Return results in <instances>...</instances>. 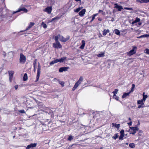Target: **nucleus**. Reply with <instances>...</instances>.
Returning a JSON list of instances; mask_svg holds the SVG:
<instances>
[{
	"label": "nucleus",
	"mask_w": 149,
	"mask_h": 149,
	"mask_svg": "<svg viewBox=\"0 0 149 149\" xmlns=\"http://www.w3.org/2000/svg\"><path fill=\"white\" fill-rule=\"evenodd\" d=\"M38 111L39 112L38 113L39 114L40 113V111H42V112H47L46 111L48 108L45 107L43 104H41V103H38Z\"/></svg>",
	"instance_id": "1"
},
{
	"label": "nucleus",
	"mask_w": 149,
	"mask_h": 149,
	"mask_svg": "<svg viewBox=\"0 0 149 149\" xmlns=\"http://www.w3.org/2000/svg\"><path fill=\"white\" fill-rule=\"evenodd\" d=\"M83 80V78L82 77H80L79 80L75 83L72 89V91H74L78 86L80 84L81 82Z\"/></svg>",
	"instance_id": "2"
},
{
	"label": "nucleus",
	"mask_w": 149,
	"mask_h": 149,
	"mask_svg": "<svg viewBox=\"0 0 149 149\" xmlns=\"http://www.w3.org/2000/svg\"><path fill=\"white\" fill-rule=\"evenodd\" d=\"M137 47L135 46H132V49L129 52L127 53V55L129 56H130L134 54H135L136 52Z\"/></svg>",
	"instance_id": "3"
},
{
	"label": "nucleus",
	"mask_w": 149,
	"mask_h": 149,
	"mask_svg": "<svg viewBox=\"0 0 149 149\" xmlns=\"http://www.w3.org/2000/svg\"><path fill=\"white\" fill-rule=\"evenodd\" d=\"M139 130V128L137 127H130L129 132L130 134L134 135L136 132Z\"/></svg>",
	"instance_id": "4"
},
{
	"label": "nucleus",
	"mask_w": 149,
	"mask_h": 149,
	"mask_svg": "<svg viewBox=\"0 0 149 149\" xmlns=\"http://www.w3.org/2000/svg\"><path fill=\"white\" fill-rule=\"evenodd\" d=\"M26 61V56L22 54H20L19 62L22 64H24Z\"/></svg>",
	"instance_id": "5"
},
{
	"label": "nucleus",
	"mask_w": 149,
	"mask_h": 149,
	"mask_svg": "<svg viewBox=\"0 0 149 149\" xmlns=\"http://www.w3.org/2000/svg\"><path fill=\"white\" fill-rule=\"evenodd\" d=\"M60 38V40L62 42H65L68 41L70 37L69 36H66V38H65L63 36H61L59 34Z\"/></svg>",
	"instance_id": "6"
},
{
	"label": "nucleus",
	"mask_w": 149,
	"mask_h": 149,
	"mask_svg": "<svg viewBox=\"0 0 149 149\" xmlns=\"http://www.w3.org/2000/svg\"><path fill=\"white\" fill-rule=\"evenodd\" d=\"M8 72L9 76V80L10 82L11 83L12 81L14 72L13 70H10L8 71Z\"/></svg>",
	"instance_id": "7"
},
{
	"label": "nucleus",
	"mask_w": 149,
	"mask_h": 149,
	"mask_svg": "<svg viewBox=\"0 0 149 149\" xmlns=\"http://www.w3.org/2000/svg\"><path fill=\"white\" fill-rule=\"evenodd\" d=\"M46 125H45L43 124H41L39 125L38 128L39 130H40V132H42L43 131H45L47 130L45 127H47Z\"/></svg>",
	"instance_id": "8"
},
{
	"label": "nucleus",
	"mask_w": 149,
	"mask_h": 149,
	"mask_svg": "<svg viewBox=\"0 0 149 149\" xmlns=\"http://www.w3.org/2000/svg\"><path fill=\"white\" fill-rule=\"evenodd\" d=\"M53 47L57 49L61 48L62 47V46L59 42H57L53 43Z\"/></svg>",
	"instance_id": "9"
},
{
	"label": "nucleus",
	"mask_w": 149,
	"mask_h": 149,
	"mask_svg": "<svg viewBox=\"0 0 149 149\" xmlns=\"http://www.w3.org/2000/svg\"><path fill=\"white\" fill-rule=\"evenodd\" d=\"M21 11H23V13H27L28 11V10L26 8H19L16 11L13 12V13L15 14L17 13H18Z\"/></svg>",
	"instance_id": "10"
},
{
	"label": "nucleus",
	"mask_w": 149,
	"mask_h": 149,
	"mask_svg": "<svg viewBox=\"0 0 149 149\" xmlns=\"http://www.w3.org/2000/svg\"><path fill=\"white\" fill-rule=\"evenodd\" d=\"M35 24V23L34 22H30L29 24V26L28 27H27L26 28V29L23 31H21V32H23L24 31H25L28 30H29Z\"/></svg>",
	"instance_id": "11"
},
{
	"label": "nucleus",
	"mask_w": 149,
	"mask_h": 149,
	"mask_svg": "<svg viewBox=\"0 0 149 149\" xmlns=\"http://www.w3.org/2000/svg\"><path fill=\"white\" fill-rule=\"evenodd\" d=\"M52 10V8L51 6L48 7L46 8L44 10V11L46 12L48 14H50Z\"/></svg>",
	"instance_id": "12"
},
{
	"label": "nucleus",
	"mask_w": 149,
	"mask_h": 149,
	"mask_svg": "<svg viewBox=\"0 0 149 149\" xmlns=\"http://www.w3.org/2000/svg\"><path fill=\"white\" fill-rule=\"evenodd\" d=\"M36 143H31L27 146L26 149H29L31 148L35 147L36 146Z\"/></svg>",
	"instance_id": "13"
},
{
	"label": "nucleus",
	"mask_w": 149,
	"mask_h": 149,
	"mask_svg": "<svg viewBox=\"0 0 149 149\" xmlns=\"http://www.w3.org/2000/svg\"><path fill=\"white\" fill-rule=\"evenodd\" d=\"M114 5L115 6V7L118 9V11H121L123 9L122 6L118 5L117 3H115Z\"/></svg>",
	"instance_id": "14"
},
{
	"label": "nucleus",
	"mask_w": 149,
	"mask_h": 149,
	"mask_svg": "<svg viewBox=\"0 0 149 149\" xmlns=\"http://www.w3.org/2000/svg\"><path fill=\"white\" fill-rule=\"evenodd\" d=\"M86 12V9H84L79 13V15L81 17H83L85 14Z\"/></svg>",
	"instance_id": "15"
},
{
	"label": "nucleus",
	"mask_w": 149,
	"mask_h": 149,
	"mask_svg": "<svg viewBox=\"0 0 149 149\" xmlns=\"http://www.w3.org/2000/svg\"><path fill=\"white\" fill-rule=\"evenodd\" d=\"M68 67H63L61 68H59V71L60 72H62L63 71H65L68 70Z\"/></svg>",
	"instance_id": "16"
},
{
	"label": "nucleus",
	"mask_w": 149,
	"mask_h": 149,
	"mask_svg": "<svg viewBox=\"0 0 149 149\" xmlns=\"http://www.w3.org/2000/svg\"><path fill=\"white\" fill-rule=\"evenodd\" d=\"M82 45L79 48L82 49H83L85 45V41L84 40H83L81 41Z\"/></svg>",
	"instance_id": "17"
},
{
	"label": "nucleus",
	"mask_w": 149,
	"mask_h": 149,
	"mask_svg": "<svg viewBox=\"0 0 149 149\" xmlns=\"http://www.w3.org/2000/svg\"><path fill=\"white\" fill-rule=\"evenodd\" d=\"M59 62L58 59H56L54 60L53 61L49 63L50 65H52L56 63Z\"/></svg>",
	"instance_id": "18"
},
{
	"label": "nucleus",
	"mask_w": 149,
	"mask_h": 149,
	"mask_svg": "<svg viewBox=\"0 0 149 149\" xmlns=\"http://www.w3.org/2000/svg\"><path fill=\"white\" fill-rule=\"evenodd\" d=\"M61 17V16H57L55 17L54 18L52 19V20L50 21V22H52V21H54L55 20H58L60 19Z\"/></svg>",
	"instance_id": "19"
},
{
	"label": "nucleus",
	"mask_w": 149,
	"mask_h": 149,
	"mask_svg": "<svg viewBox=\"0 0 149 149\" xmlns=\"http://www.w3.org/2000/svg\"><path fill=\"white\" fill-rule=\"evenodd\" d=\"M112 127L114 126L115 127L117 128V129H119L120 127V124H117L116 123H112Z\"/></svg>",
	"instance_id": "20"
},
{
	"label": "nucleus",
	"mask_w": 149,
	"mask_h": 149,
	"mask_svg": "<svg viewBox=\"0 0 149 149\" xmlns=\"http://www.w3.org/2000/svg\"><path fill=\"white\" fill-rule=\"evenodd\" d=\"M144 101L142 99L141 100H139L137 101V103L138 104H141V105H143L144 104Z\"/></svg>",
	"instance_id": "21"
},
{
	"label": "nucleus",
	"mask_w": 149,
	"mask_h": 149,
	"mask_svg": "<svg viewBox=\"0 0 149 149\" xmlns=\"http://www.w3.org/2000/svg\"><path fill=\"white\" fill-rule=\"evenodd\" d=\"M37 63V59H36L33 63V65L34 67V72H35L36 71V64Z\"/></svg>",
	"instance_id": "22"
},
{
	"label": "nucleus",
	"mask_w": 149,
	"mask_h": 149,
	"mask_svg": "<svg viewBox=\"0 0 149 149\" xmlns=\"http://www.w3.org/2000/svg\"><path fill=\"white\" fill-rule=\"evenodd\" d=\"M109 29H107L106 30V29H104L103 31L102 34L104 36H105L106 35L107 33H109Z\"/></svg>",
	"instance_id": "23"
},
{
	"label": "nucleus",
	"mask_w": 149,
	"mask_h": 149,
	"mask_svg": "<svg viewBox=\"0 0 149 149\" xmlns=\"http://www.w3.org/2000/svg\"><path fill=\"white\" fill-rule=\"evenodd\" d=\"M28 79L27 74L26 73H25L24 75L23 80L24 81H26Z\"/></svg>",
	"instance_id": "24"
},
{
	"label": "nucleus",
	"mask_w": 149,
	"mask_h": 149,
	"mask_svg": "<svg viewBox=\"0 0 149 149\" xmlns=\"http://www.w3.org/2000/svg\"><path fill=\"white\" fill-rule=\"evenodd\" d=\"M66 59V57H64L60 59H58L59 62L61 63L63 62Z\"/></svg>",
	"instance_id": "25"
},
{
	"label": "nucleus",
	"mask_w": 149,
	"mask_h": 149,
	"mask_svg": "<svg viewBox=\"0 0 149 149\" xmlns=\"http://www.w3.org/2000/svg\"><path fill=\"white\" fill-rule=\"evenodd\" d=\"M145 93L144 92L143 93V98L142 99L143 100V101H144V102H145L146 99L148 97L147 95H145Z\"/></svg>",
	"instance_id": "26"
},
{
	"label": "nucleus",
	"mask_w": 149,
	"mask_h": 149,
	"mask_svg": "<svg viewBox=\"0 0 149 149\" xmlns=\"http://www.w3.org/2000/svg\"><path fill=\"white\" fill-rule=\"evenodd\" d=\"M130 94V93H129V92L126 93H124L122 96V98H124L126 97L127 96H129Z\"/></svg>",
	"instance_id": "27"
},
{
	"label": "nucleus",
	"mask_w": 149,
	"mask_h": 149,
	"mask_svg": "<svg viewBox=\"0 0 149 149\" xmlns=\"http://www.w3.org/2000/svg\"><path fill=\"white\" fill-rule=\"evenodd\" d=\"M98 15V13H96L93 14L92 16V19L91 21V22H92L95 19V17Z\"/></svg>",
	"instance_id": "28"
},
{
	"label": "nucleus",
	"mask_w": 149,
	"mask_h": 149,
	"mask_svg": "<svg viewBox=\"0 0 149 149\" xmlns=\"http://www.w3.org/2000/svg\"><path fill=\"white\" fill-rule=\"evenodd\" d=\"M140 21V19L138 17H136L135 20L132 22V24L137 23L139 22Z\"/></svg>",
	"instance_id": "29"
},
{
	"label": "nucleus",
	"mask_w": 149,
	"mask_h": 149,
	"mask_svg": "<svg viewBox=\"0 0 149 149\" xmlns=\"http://www.w3.org/2000/svg\"><path fill=\"white\" fill-rule=\"evenodd\" d=\"M114 32L116 34L119 35H120V31L117 29H115L114 30Z\"/></svg>",
	"instance_id": "30"
},
{
	"label": "nucleus",
	"mask_w": 149,
	"mask_h": 149,
	"mask_svg": "<svg viewBox=\"0 0 149 149\" xmlns=\"http://www.w3.org/2000/svg\"><path fill=\"white\" fill-rule=\"evenodd\" d=\"M129 146L131 148H133L135 147V144L133 143H130L129 144Z\"/></svg>",
	"instance_id": "31"
},
{
	"label": "nucleus",
	"mask_w": 149,
	"mask_h": 149,
	"mask_svg": "<svg viewBox=\"0 0 149 149\" xmlns=\"http://www.w3.org/2000/svg\"><path fill=\"white\" fill-rule=\"evenodd\" d=\"M97 56L98 57H104V53L102 52V53L98 54Z\"/></svg>",
	"instance_id": "32"
},
{
	"label": "nucleus",
	"mask_w": 149,
	"mask_h": 149,
	"mask_svg": "<svg viewBox=\"0 0 149 149\" xmlns=\"http://www.w3.org/2000/svg\"><path fill=\"white\" fill-rule=\"evenodd\" d=\"M118 90L117 89H116L114 90V91H113L112 93L113 94V97H114V96H116V94L117 93Z\"/></svg>",
	"instance_id": "33"
},
{
	"label": "nucleus",
	"mask_w": 149,
	"mask_h": 149,
	"mask_svg": "<svg viewBox=\"0 0 149 149\" xmlns=\"http://www.w3.org/2000/svg\"><path fill=\"white\" fill-rule=\"evenodd\" d=\"M41 26H42L43 27V28H45V29H46L47 28V25L45 23L43 22H42V23Z\"/></svg>",
	"instance_id": "34"
},
{
	"label": "nucleus",
	"mask_w": 149,
	"mask_h": 149,
	"mask_svg": "<svg viewBox=\"0 0 149 149\" xmlns=\"http://www.w3.org/2000/svg\"><path fill=\"white\" fill-rule=\"evenodd\" d=\"M80 8V7H79L78 8L75 9L74 10V11L75 12L78 13L81 10V8Z\"/></svg>",
	"instance_id": "35"
},
{
	"label": "nucleus",
	"mask_w": 149,
	"mask_h": 149,
	"mask_svg": "<svg viewBox=\"0 0 149 149\" xmlns=\"http://www.w3.org/2000/svg\"><path fill=\"white\" fill-rule=\"evenodd\" d=\"M118 137V134L117 133L116 134H114V136H113L112 138L116 140V139Z\"/></svg>",
	"instance_id": "36"
},
{
	"label": "nucleus",
	"mask_w": 149,
	"mask_h": 149,
	"mask_svg": "<svg viewBox=\"0 0 149 149\" xmlns=\"http://www.w3.org/2000/svg\"><path fill=\"white\" fill-rule=\"evenodd\" d=\"M59 38V35L58 36H56L55 37L54 39L56 42H59L58 41V39Z\"/></svg>",
	"instance_id": "37"
},
{
	"label": "nucleus",
	"mask_w": 149,
	"mask_h": 149,
	"mask_svg": "<svg viewBox=\"0 0 149 149\" xmlns=\"http://www.w3.org/2000/svg\"><path fill=\"white\" fill-rule=\"evenodd\" d=\"M124 136V135L120 134V136L119 137V140H123Z\"/></svg>",
	"instance_id": "38"
},
{
	"label": "nucleus",
	"mask_w": 149,
	"mask_h": 149,
	"mask_svg": "<svg viewBox=\"0 0 149 149\" xmlns=\"http://www.w3.org/2000/svg\"><path fill=\"white\" fill-rule=\"evenodd\" d=\"M73 139V138L72 137V136L71 135L70 136L68 137V140L69 141H71Z\"/></svg>",
	"instance_id": "39"
},
{
	"label": "nucleus",
	"mask_w": 149,
	"mask_h": 149,
	"mask_svg": "<svg viewBox=\"0 0 149 149\" xmlns=\"http://www.w3.org/2000/svg\"><path fill=\"white\" fill-rule=\"evenodd\" d=\"M143 133V132L141 130H140L139 131V133H138V134L139 136H142V134Z\"/></svg>",
	"instance_id": "40"
},
{
	"label": "nucleus",
	"mask_w": 149,
	"mask_h": 149,
	"mask_svg": "<svg viewBox=\"0 0 149 149\" xmlns=\"http://www.w3.org/2000/svg\"><path fill=\"white\" fill-rule=\"evenodd\" d=\"M124 9L130 10H133V9L131 8L125 7L124 8Z\"/></svg>",
	"instance_id": "41"
},
{
	"label": "nucleus",
	"mask_w": 149,
	"mask_h": 149,
	"mask_svg": "<svg viewBox=\"0 0 149 149\" xmlns=\"http://www.w3.org/2000/svg\"><path fill=\"white\" fill-rule=\"evenodd\" d=\"M145 52L148 54H149V49H146L145 50Z\"/></svg>",
	"instance_id": "42"
},
{
	"label": "nucleus",
	"mask_w": 149,
	"mask_h": 149,
	"mask_svg": "<svg viewBox=\"0 0 149 149\" xmlns=\"http://www.w3.org/2000/svg\"><path fill=\"white\" fill-rule=\"evenodd\" d=\"M143 3H146L149 2V0H142Z\"/></svg>",
	"instance_id": "43"
},
{
	"label": "nucleus",
	"mask_w": 149,
	"mask_h": 149,
	"mask_svg": "<svg viewBox=\"0 0 149 149\" xmlns=\"http://www.w3.org/2000/svg\"><path fill=\"white\" fill-rule=\"evenodd\" d=\"M59 84L61 85L62 87H63L64 86V83L63 81H60Z\"/></svg>",
	"instance_id": "44"
},
{
	"label": "nucleus",
	"mask_w": 149,
	"mask_h": 149,
	"mask_svg": "<svg viewBox=\"0 0 149 149\" xmlns=\"http://www.w3.org/2000/svg\"><path fill=\"white\" fill-rule=\"evenodd\" d=\"M18 111L21 113H25V112L24 111V110H19Z\"/></svg>",
	"instance_id": "45"
},
{
	"label": "nucleus",
	"mask_w": 149,
	"mask_h": 149,
	"mask_svg": "<svg viewBox=\"0 0 149 149\" xmlns=\"http://www.w3.org/2000/svg\"><path fill=\"white\" fill-rule=\"evenodd\" d=\"M40 71L39 68H38V80L40 75Z\"/></svg>",
	"instance_id": "46"
},
{
	"label": "nucleus",
	"mask_w": 149,
	"mask_h": 149,
	"mask_svg": "<svg viewBox=\"0 0 149 149\" xmlns=\"http://www.w3.org/2000/svg\"><path fill=\"white\" fill-rule=\"evenodd\" d=\"M136 2L137 3H143L142 1V0H136Z\"/></svg>",
	"instance_id": "47"
},
{
	"label": "nucleus",
	"mask_w": 149,
	"mask_h": 149,
	"mask_svg": "<svg viewBox=\"0 0 149 149\" xmlns=\"http://www.w3.org/2000/svg\"><path fill=\"white\" fill-rule=\"evenodd\" d=\"M124 130H121L120 132V134L124 135Z\"/></svg>",
	"instance_id": "48"
},
{
	"label": "nucleus",
	"mask_w": 149,
	"mask_h": 149,
	"mask_svg": "<svg viewBox=\"0 0 149 149\" xmlns=\"http://www.w3.org/2000/svg\"><path fill=\"white\" fill-rule=\"evenodd\" d=\"M114 98H115V99L117 100H118V97L116 95V96H114Z\"/></svg>",
	"instance_id": "49"
},
{
	"label": "nucleus",
	"mask_w": 149,
	"mask_h": 149,
	"mask_svg": "<svg viewBox=\"0 0 149 149\" xmlns=\"http://www.w3.org/2000/svg\"><path fill=\"white\" fill-rule=\"evenodd\" d=\"M143 105H139L138 106V108H143L144 107V106H143Z\"/></svg>",
	"instance_id": "50"
},
{
	"label": "nucleus",
	"mask_w": 149,
	"mask_h": 149,
	"mask_svg": "<svg viewBox=\"0 0 149 149\" xmlns=\"http://www.w3.org/2000/svg\"><path fill=\"white\" fill-rule=\"evenodd\" d=\"M135 87V85L134 84H133L132 85V89H134Z\"/></svg>",
	"instance_id": "51"
},
{
	"label": "nucleus",
	"mask_w": 149,
	"mask_h": 149,
	"mask_svg": "<svg viewBox=\"0 0 149 149\" xmlns=\"http://www.w3.org/2000/svg\"><path fill=\"white\" fill-rule=\"evenodd\" d=\"M134 91V89H132V88H131V90L129 92L130 93H131L133 92Z\"/></svg>",
	"instance_id": "52"
},
{
	"label": "nucleus",
	"mask_w": 149,
	"mask_h": 149,
	"mask_svg": "<svg viewBox=\"0 0 149 149\" xmlns=\"http://www.w3.org/2000/svg\"><path fill=\"white\" fill-rule=\"evenodd\" d=\"M147 36H149V35L144 34L142 35V37H146Z\"/></svg>",
	"instance_id": "53"
},
{
	"label": "nucleus",
	"mask_w": 149,
	"mask_h": 149,
	"mask_svg": "<svg viewBox=\"0 0 149 149\" xmlns=\"http://www.w3.org/2000/svg\"><path fill=\"white\" fill-rule=\"evenodd\" d=\"M15 88L16 90L18 88V86L17 85L15 86Z\"/></svg>",
	"instance_id": "54"
},
{
	"label": "nucleus",
	"mask_w": 149,
	"mask_h": 149,
	"mask_svg": "<svg viewBox=\"0 0 149 149\" xmlns=\"http://www.w3.org/2000/svg\"><path fill=\"white\" fill-rule=\"evenodd\" d=\"M3 56H4V57H5L6 55V53L5 52H3Z\"/></svg>",
	"instance_id": "55"
},
{
	"label": "nucleus",
	"mask_w": 149,
	"mask_h": 149,
	"mask_svg": "<svg viewBox=\"0 0 149 149\" xmlns=\"http://www.w3.org/2000/svg\"><path fill=\"white\" fill-rule=\"evenodd\" d=\"M99 13H100L101 12H103V11L102 10H99L98 11Z\"/></svg>",
	"instance_id": "56"
},
{
	"label": "nucleus",
	"mask_w": 149,
	"mask_h": 149,
	"mask_svg": "<svg viewBox=\"0 0 149 149\" xmlns=\"http://www.w3.org/2000/svg\"><path fill=\"white\" fill-rule=\"evenodd\" d=\"M98 20L101 21L102 20V19L100 17H99L98 18Z\"/></svg>",
	"instance_id": "57"
},
{
	"label": "nucleus",
	"mask_w": 149,
	"mask_h": 149,
	"mask_svg": "<svg viewBox=\"0 0 149 149\" xmlns=\"http://www.w3.org/2000/svg\"><path fill=\"white\" fill-rule=\"evenodd\" d=\"M132 121H130V123H128V124L129 125H132Z\"/></svg>",
	"instance_id": "58"
},
{
	"label": "nucleus",
	"mask_w": 149,
	"mask_h": 149,
	"mask_svg": "<svg viewBox=\"0 0 149 149\" xmlns=\"http://www.w3.org/2000/svg\"><path fill=\"white\" fill-rule=\"evenodd\" d=\"M77 145L76 144H73V145H72L71 146V147H72V146H76Z\"/></svg>",
	"instance_id": "59"
},
{
	"label": "nucleus",
	"mask_w": 149,
	"mask_h": 149,
	"mask_svg": "<svg viewBox=\"0 0 149 149\" xmlns=\"http://www.w3.org/2000/svg\"><path fill=\"white\" fill-rule=\"evenodd\" d=\"M141 37H142V35L140 36H139V37H137V38H141Z\"/></svg>",
	"instance_id": "60"
},
{
	"label": "nucleus",
	"mask_w": 149,
	"mask_h": 149,
	"mask_svg": "<svg viewBox=\"0 0 149 149\" xmlns=\"http://www.w3.org/2000/svg\"><path fill=\"white\" fill-rule=\"evenodd\" d=\"M37 81V74L36 75V81Z\"/></svg>",
	"instance_id": "61"
},
{
	"label": "nucleus",
	"mask_w": 149,
	"mask_h": 149,
	"mask_svg": "<svg viewBox=\"0 0 149 149\" xmlns=\"http://www.w3.org/2000/svg\"><path fill=\"white\" fill-rule=\"evenodd\" d=\"M76 1H80L81 0H75Z\"/></svg>",
	"instance_id": "62"
},
{
	"label": "nucleus",
	"mask_w": 149,
	"mask_h": 149,
	"mask_svg": "<svg viewBox=\"0 0 149 149\" xmlns=\"http://www.w3.org/2000/svg\"><path fill=\"white\" fill-rule=\"evenodd\" d=\"M129 120H131V118H129Z\"/></svg>",
	"instance_id": "63"
},
{
	"label": "nucleus",
	"mask_w": 149,
	"mask_h": 149,
	"mask_svg": "<svg viewBox=\"0 0 149 149\" xmlns=\"http://www.w3.org/2000/svg\"><path fill=\"white\" fill-rule=\"evenodd\" d=\"M141 22L139 23V25H141Z\"/></svg>",
	"instance_id": "64"
}]
</instances>
